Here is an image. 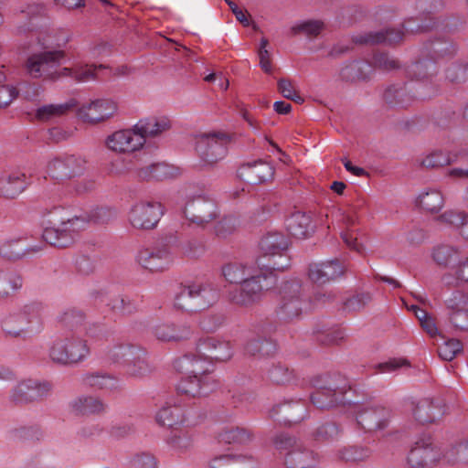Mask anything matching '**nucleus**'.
<instances>
[{"label": "nucleus", "instance_id": "1", "mask_svg": "<svg viewBox=\"0 0 468 468\" xmlns=\"http://www.w3.org/2000/svg\"><path fill=\"white\" fill-rule=\"evenodd\" d=\"M117 217V211L108 207L93 209L88 218L69 216L63 207H54L48 215V227H46L42 237L45 242L57 248H67L74 243L78 233L84 229L90 221L105 224Z\"/></svg>", "mask_w": 468, "mask_h": 468}, {"label": "nucleus", "instance_id": "2", "mask_svg": "<svg viewBox=\"0 0 468 468\" xmlns=\"http://www.w3.org/2000/svg\"><path fill=\"white\" fill-rule=\"evenodd\" d=\"M207 360L197 358V356L186 354L174 361V368L187 375L183 377L176 385L178 397L199 399L206 397L218 387V382L212 374V368L206 367Z\"/></svg>", "mask_w": 468, "mask_h": 468}, {"label": "nucleus", "instance_id": "3", "mask_svg": "<svg viewBox=\"0 0 468 468\" xmlns=\"http://www.w3.org/2000/svg\"><path fill=\"white\" fill-rule=\"evenodd\" d=\"M46 305L39 301L28 302L0 318V328L5 337L27 339L44 329Z\"/></svg>", "mask_w": 468, "mask_h": 468}, {"label": "nucleus", "instance_id": "4", "mask_svg": "<svg viewBox=\"0 0 468 468\" xmlns=\"http://www.w3.org/2000/svg\"><path fill=\"white\" fill-rule=\"evenodd\" d=\"M442 5L441 0H418L416 3L417 9L422 15H427L430 24L419 23L417 19H409L403 25V29H387L385 31L369 32L363 35L356 36L355 42L358 44H397L403 39L406 33H415L432 28L436 22L435 18L431 16Z\"/></svg>", "mask_w": 468, "mask_h": 468}, {"label": "nucleus", "instance_id": "5", "mask_svg": "<svg viewBox=\"0 0 468 468\" xmlns=\"http://www.w3.org/2000/svg\"><path fill=\"white\" fill-rule=\"evenodd\" d=\"M289 239L280 231H268L260 241L261 255L256 263L259 270L282 271L290 266Z\"/></svg>", "mask_w": 468, "mask_h": 468}, {"label": "nucleus", "instance_id": "6", "mask_svg": "<svg viewBox=\"0 0 468 468\" xmlns=\"http://www.w3.org/2000/svg\"><path fill=\"white\" fill-rule=\"evenodd\" d=\"M277 282L272 271L260 270L253 273L239 286L228 292L229 301L240 307H250L258 303L265 291L271 289Z\"/></svg>", "mask_w": 468, "mask_h": 468}, {"label": "nucleus", "instance_id": "7", "mask_svg": "<svg viewBox=\"0 0 468 468\" xmlns=\"http://www.w3.org/2000/svg\"><path fill=\"white\" fill-rule=\"evenodd\" d=\"M303 282L299 278L283 281L279 287V300L275 314L281 322L289 323L298 319L306 306Z\"/></svg>", "mask_w": 468, "mask_h": 468}, {"label": "nucleus", "instance_id": "8", "mask_svg": "<svg viewBox=\"0 0 468 468\" xmlns=\"http://www.w3.org/2000/svg\"><path fill=\"white\" fill-rule=\"evenodd\" d=\"M203 418L204 414L195 402L186 403L182 399H176L173 403L165 402L154 416L158 425L168 428L194 427Z\"/></svg>", "mask_w": 468, "mask_h": 468}, {"label": "nucleus", "instance_id": "9", "mask_svg": "<svg viewBox=\"0 0 468 468\" xmlns=\"http://www.w3.org/2000/svg\"><path fill=\"white\" fill-rule=\"evenodd\" d=\"M90 355L87 340L76 334L58 338L51 344L48 356L51 361L61 366L76 365L84 361Z\"/></svg>", "mask_w": 468, "mask_h": 468}, {"label": "nucleus", "instance_id": "10", "mask_svg": "<svg viewBox=\"0 0 468 468\" xmlns=\"http://www.w3.org/2000/svg\"><path fill=\"white\" fill-rule=\"evenodd\" d=\"M315 390L311 394L312 403L318 409H330L348 402L346 394L350 387L345 379L319 378L314 380Z\"/></svg>", "mask_w": 468, "mask_h": 468}, {"label": "nucleus", "instance_id": "11", "mask_svg": "<svg viewBox=\"0 0 468 468\" xmlns=\"http://www.w3.org/2000/svg\"><path fill=\"white\" fill-rule=\"evenodd\" d=\"M165 214L162 203L155 200H138L129 207L126 218L129 226L135 230L154 229Z\"/></svg>", "mask_w": 468, "mask_h": 468}, {"label": "nucleus", "instance_id": "12", "mask_svg": "<svg viewBox=\"0 0 468 468\" xmlns=\"http://www.w3.org/2000/svg\"><path fill=\"white\" fill-rule=\"evenodd\" d=\"M184 218L201 229L217 219L219 210L217 203L207 196L197 195L188 197L182 210Z\"/></svg>", "mask_w": 468, "mask_h": 468}, {"label": "nucleus", "instance_id": "13", "mask_svg": "<svg viewBox=\"0 0 468 468\" xmlns=\"http://www.w3.org/2000/svg\"><path fill=\"white\" fill-rule=\"evenodd\" d=\"M65 57L62 50H45L29 55L25 63L26 73L33 79L49 80L56 74V67Z\"/></svg>", "mask_w": 468, "mask_h": 468}, {"label": "nucleus", "instance_id": "14", "mask_svg": "<svg viewBox=\"0 0 468 468\" xmlns=\"http://www.w3.org/2000/svg\"><path fill=\"white\" fill-rule=\"evenodd\" d=\"M435 94L430 83L419 85L418 88L410 84H397L388 87L383 94L385 102L391 107L406 108L416 99L425 100Z\"/></svg>", "mask_w": 468, "mask_h": 468}, {"label": "nucleus", "instance_id": "15", "mask_svg": "<svg viewBox=\"0 0 468 468\" xmlns=\"http://www.w3.org/2000/svg\"><path fill=\"white\" fill-rule=\"evenodd\" d=\"M86 164V158L80 154H62L48 162L46 173L55 181L69 180L83 174Z\"/></svg>", "mask_w": 468, "mask_h": 468}, {"label": "nucleus", "instance_id": "16", "mask_svg": "<svg viewBox=\"0 0 468 468\" xmlns=\"http://www.w3.org/2000/svg\"><path fill=\"white\" fill-rule=\"evenodd\" d=\"M229 143V137L224 133H202L197 137L196 149L205 163L212 165L227 155Z\"/></svg>", "mask_w": 468, "mask_h": 468}, {"label": "nucleus", "instance_id": "17", "mask_svg": "<svg viewBox=\"0 0 468 468\" xmlns=\"http://www.w3.org/2000/svg\"><path fill=\"white\" fill-rule=\"evenodd\" d=\"M190 354L197 356V358L207 360L206 367L211 368L213 362L229 360L233 356V347L229 341L209 336L200 339L196 351Z\"/></svg>", "mask_w": 468, "mask_h": 468}, {"label": "nucleus", "instance_id": "18", "mask_svg": "<svg viewBox=\"0 0 468 468\" xmlns=\"http://www.w3.org/2000/svg\"><path fill=\"white\" fill-rule=\"evenodd\" d=\"M135 259L140 266L152 272L163 271L174 261L170 247L163 243L142 248Z\"/></svg>", "mask_w": 468, "mask_h": 468}, {"label": "nucleus", "instance_id": "19", "mask_svg": "<svg viewBox=\"0 0 468 468\" xmlns=\"http://www.w3.org/2000/svg\"><path fill=\"white\" fill-rule=\"evenodd\" d=\"M52 388L47 380L23 379L10 390L9 398L16 404H27L48 397Z\"/></svg>", "mask_w": 468, "mask_h": 468}, {"label": "nucleus", "instance_id": "20", "mask_svg": "<svg viewBox=\"0 0 468 468\" xmlns=\"http://www.w3.org/2000/svg\"><path fill=\"white\" fill-rule=\"evenodd\" d=\"M442 455L431 437L424 436L418 439L410 449L408 463L414 468L430 467L435 464Z\"/></svg>", "mask_w": 468, "mask_h": 468}, {"label": "nucleus", "instance_id": "21", "mask_svg": "<svg viewBox=\"0 0 468 468\" xmlns=\"http://www.w3.org/2000/svg\"><path fill=\"white\" fill-rule=\"evenodd\" d=\"M111 151L119 154H132L144 147V135L136 130V124L131 129L119 130L110 134L105 141Z\"/></svg>", "mask_w": 468, "mask_h": 468}, {"label": "nucleus", "instance_id": "22", "mask_svg": "<svg viewBox=\"0 0 468 468\" xmlns=\"http://www.w3.org/2000/svg\"><path fill=\"white\" fill-rule=\"evenodd\" d=\"M117 109V103L114 101L97 99L83 103L79 107L77 114L82 122L95 124L112 118Z\"/></svg>", "mask_w": 468, "mask_h": 468}, {"label": "nucleus", "instance_id": "23", "mask_svg": "<svg viewBox=\"0 0 468 468\" xmlns=\"http://www.w3.org/2000/svg\"><path fill=\"white\" fill-rule=\"evenodd\" d=\"M356 422L366 431L385 429L390 420L388 409L378 405H361L356 410Z\"/></svg>", "mask_w": 468, "mask_h": 468}, {"label": "nucleus", "instance_id": "24", "mask_svg": "<svg viewBox=\"0 0 468 468\" xmlns=\"http://www.w3.org/2000/svg\"><path fill=\"white\" fill-rule=\"evenodd\" d=\"M269 416L283 424L300 422L307 416L305 404L301 400H283L276 403L269 411Z\"/></svg>", "mask_w": 468, "mask_h": 468}, {"label": "nucleus", "instance_id": "25", "mask_svg": "<svg viewBox=\"0 0 468 468\" xmlns=\"http://www.w3.org/2000/svg\"><path fill=\"white\" fill-rule=\"evenodd\" d=\"M69 409L77 416H100L107 412L108 405L98 396L80 395L69 402Z\"/></svg>", "mask_w": 468, "mask_h": 468}, {"label": "nucleus", "instance_id": "26", "mask_svg": "<svg viewBox=\"0 0 468 468\" xmlns=\"http://www.w3.org/2000/svg\"><path fill=\"white\" fill-rule=\"evenodd\" d=\"M345 268L338 260L311 263L308 268L309 279L317 284H324L343 275Z\"/></svg>", "mask_w": 468, "mask_h": 468}, {"label": "nucleus", "instance_id": "27", "mask_svg": "<svg viewBox=\"0 0 468 468\" xmlns=\"http://www.w3.org/2000/svg\"><path fill=\"white\" fill-rule=\"evenodd\" d=\"M44 244L32 245L27 239L17 237L10 238L0 244V254L7 259H20L27 254L37 253L43 250Z\"/></svg>", "mask_w": 468, "mask_h": 468}, {"label": "nucleus", "instance_id": "28", "mask_svg": "<svg viewBox=\"0 0 468 468\" xmlns=\"http://www.w3.org/2000/svg\"><path fill=\"white\" fill-rule=\"evenodd\" d=\"M29 177L21 171L0 176V197L16 198L29 186Z\"/></svg>", "mask_w": 468, "mask_h": 468}, {"label": "nucleus", "instance_id": "29", "mask_svg": "<svg viewBox=\"0 0 468 468\" xmlns=\"http://www.w3.org/2000/svg\"><path fill=\"white\" fill-rule=\"evenodd\" d=\"M191 284L197 311L207 309L218 301L219 289L214 282L207 280Z\"/></svg>", "mask_w": 468, "mask_h": 468}, {"label": "nucleus", "instance_id": "30", "mask_svg": "<svg viewBox=\"0 0 468 468\" xmlns=\"http://www.w3.org/2000/svg\"><path fill=\"white\" fill-rule=\"evenodd\" d=\"M463 254L464 251L462 247L441 243L433 247L431 259L440 267H451L454 270Z\"/></svg>", "mask_w": 468, "mask_h": 468}, {"label": "nucleus", "instance_id": "31", "mask_svg": "<svg viewBox=\"0 0 468 468\" xmlns=\"http://www.w3.org/2000/svg\"><path fill=\"white\" fill-rule=\"evenodd\" d=\"M94 298L96 303H104L112 311L122 314H131L138 308L136 303L129 297L111 292H97L94 293Z\"/></svg>", "mask_w": 468, "mask_h": 468}, {"label": "nucleus", "instance_id": "32", "mask_svg": "<svg viewBox=\"0 0 468 468\" xmlns=\"http://www.w3.org/2000/svg\"><path fill=\"white\" fill-rule=\"evenodd\" d=\"M153 335L162 342H178L188 339L192 335L190 326L176 325L170 323H161L152 328Z\"/></svg>", "mask_w": 468, "mask_h": 468}, {"label": "nucleus", "instance_id": "33", "mask_svg": "<svg viewBox=\"0 0 468 468\" xmlns=\"http://www.w3.org/2000/svg\"><path fill=\"white\" fill-rule=\"evenodd\" d=\"M239 175L249 184L257 185L272 178L274 169L269 163L260 160L243 165Z\"/></svg>", "mask_w": 468, "mask_h": 468}, {"label": "nucleus", "instance_id": "34", "mask_svg": "<svg viewBox=\"0 0 468 468\" xmlns=\"http://www.w3.org/2000/svg\"><path fill=\"white\" fill-rule=\"evenodd\" d=\"M444 303L449 310V319L451 323L455 327L465 326L467 323L461 321L459 316H467L465 306L468 305V293H464L461 290H455L444 300Z\"/></svg>", "mask_w": 468, "mask_h": 468}, {"label": "nucleus", "instance_id": "35", "mask_svg": "<svg viewBox=\"0 0 468 468\" xmlns=\"http://www.w3.org/2000/svg\"><path fill=\"white\" fill-rule=\"evenodd\" d=\"M171 127V120L165 115L150 116L141 119L136 123V130L144 135L145 141L148 137L154 138L161 135L170 130Z\"/></svg>", "mask_w": 468, "mask_h": 468}, {"label": "nucleus", "instance_id": "36", "mask_svg": "<svg viewBox=\"0 0 468 468\" xmlns=\"http://www.w3.org/2000/svg\"><path fill=\"white\" fill-rule=\"evenodd\" d=\"M443 413L442 406L439 402H434L430 399L419 400L413 409L415 420L421 424L434 422L439 420Z\"/></svg>", "mask_w": 468, "mask_h": 468}, {"label": "nucleus", "instance_id": "37", "mask_svg": "<svg viewBox=\"0 0 468 468\" xmlns=\"http://www.w3.org/2000/svg\"><path fill=\"white\" fill-rule=\"evenodd\" d=\"M316 455L300 443L285 454L284 463L288 468H312L316 463Z\"/></svg>", "mask_w": 468, "mask_h": 468}, {"label": "nucleus", "instance_id": "38", "mask_svg": "<svg viewBox=\"0 0 468 468\" xmlns=\"http://www.w3.org/2000/svg\"><path fill=\"white\" fill-rule=\"evenodd\" d=\"M179 174L178 168L166 163L153 164L139 169L137 176L142 180H165Z\"/></svg>", "mask_w": 468, "mask_h": 468}, {"label": "nucleus", "instance_id": "39", "mask_svg": "<svg viewBox=\"0 0 468 468\" xmlns=\"http://www.w3.org/2000/svg\"><path fill=\"white\" fill-rule=\"evenodd\" d=\"M416 205L428 213L436 214L444 206V197L437 188H427L418 195Z\"/></svg>", "mask_w": 468, "mask_h": 468}, {"label": "nucleus", "instance_id": "40", "mask_svg": "<svg viewBox=\"0 0 468 468\" xmlns=\"http://www.w3.org/2000/svg\"><path fill=\"white\" fill-rule=\"evenodd\" d=\"M423 55L429 57L433 61L446 57H451L455 52L454 44L446 37H439L431 40L423 47Z\"/></svg>", "mask_w": 468, "mask_h": 468}, {"label": "nucleus", "instance_id": "41", "mask_svg": "<svg viewBox=\"0 0 468 468\" xmlns=\"http://www.w3.org/2000/svg\"><path fill=\"white\" fill-rule=\"evenodd\" d=\"M286 228L295 238H306L313 231L311 217L303 212H294L286 219Z\"/></svg>", "mask_w": 468, "mask_h": 468}, {"label": "nucleus", "instance_id": "42", "mask_svg": "<svg viewBox=\"0 0 468 468\" xmlns=\"http://www.w3.org/2000/svg\"><path fill=\"white\" fill-rule=\"evenodd\" d=\"M140 354L131 356L125 366L124 373L130 378H141L151 373L152 367L148 363L145 349L140 346Z\"/></svg>", "mask_w": 468, "mask_h": 468}, {"label": "nucleus", "instance_id": "43", "mask_svg": "<svg viewBox=\"0 0 468 468\" xmlns=\"http://www.w3.org/2000/svg\"><path fill=\"white\" fill-rule=\"evenodd\" d=\"M343 221L346 228L341 234L344 242L349 249L359 254L363 253L365 248L364 245L358 241V232L357 229H355V226L358 222L357 215L355 213H347L344 216Z\"/></svg>", "mask_w": 468, "mask_h": 468}, {"label": "nucleus", "instance_id": "44", "mask_svg": "<svg viewBox=\"0 0 468 468\" xmlns=\"http://www.w3.org/2000/svg\"><path fill=\"white\" fill-rule=\"evenodd\" d=\"M256 460L252 455H220L210 461L211 468H252Z\"/></svg>", "mask_w": 468, "mask_h": 468}, {"label": "nucleus", "instance_id": "45", "mask_svg": "<svg viewBox=\"0 0 468 468\" xmlns=\"http://www.w3.org/2000/svg\"><path fill=\"white\" fill-rule=\"evenodd\" d=\"M76 106L77 101L75 100H70L64 103L44 105L37 110L35 117L40 122H48L67 114Z\"/></svg>", "mask_w": 468, "mask_h": 468}, {"label": "nucleus", "instance_id": "46", "mask_svg": "<svg viewBox=\"0 0 468 468\" xmlns=\"http://www.w3.org/2000/svg\"><path fill=\"white\" fill-rule=\"evenodd\" d=\"M140 354V346L129 343H119L109 347L106 357L109 362L123 367L133 354Z\"/></svg>", "mask_w": 468, "mask_h": 468}, {"label": "nucleus", "instance_id": "47", "mask_svg": "<svg viewBox=\"0 0 468 468\" xmlns=\"http://www.w3.org/2000/svg\"><path fill=\"white\" fill-rule=\"evenodd\" d=\"M437 72V62L429 57L422 58L412 63L407 69V74L417 80H428Z\"/></svg>", "mask_w": 468, "mask_h": 468}, {"label": "nucleus", "instance_id": "48", "mask_svg": "<svg viewBox=\"0 0 468 468\" xmlns=\"http://www.w3.org/2000/svg\"><path fill=\"white\" fill-rule=\"evenodd\" d=\"M253 273L254 271L251 266L239 262H229L222 267V274L226 281L230 283L240 284Z\"/></svg>", "mask_w": 468, "mask_h": 468}, {"label": "nucleus", "instance_id": "49", "mask_svg": "<svg viewBox=\"0 0 468 468\" xmlns=\"http://www.w3.org/2000/svg\"><path fill=\"white\" fill-rule=\"evenodd\" d=\"M372 71L371 65L363 61H353L340 70V78L346 81L366 80Z\"/></svg>", "mask_w": 468, "mask_h": 468}, {"label": "nucleus", "instance_id": "50", "mask_svg": "<svg viewBox=\"0 0 468 468\" xmlns=\"http://www.w3.org/2000/svg\"><path fill=\"white\" fill-rule=\"evenodd\" d=\"M441 282L447 287H456L461 282L468 283V256L463 254L453 272L444 273Z\"/></svg>", "mask_w": 468, "mask_h": 468}, {"label": "nucleus", "instance_id": "51", "mask_svg": "<svg viewBox=\"0 0 468 468\" xmlns=\"http://www.w3.org/2000/svg\"><path fill=\"white\" fill-rule=\"evenodd\" d=\"M22 277L12 271L0 270V299H5L21 289Z\"/></svg>", "mask_w": 468, "mask_h": 468}, {"label": "nucleus", "instance_id": "52", "mask_svg": "<svg viewBox=\"0 0 468 468\" xmlns=\"http://www.w3.org/2000/svg\"><path fill=\"white\" fill-rule=\"evenodd\" d=\"M245 351L253 356H269L275 353L276 344L271 338L259 337L250 340L245 346Z\"/></svg>", "mask_w": 468, "mask_h": 468}, {"label": "nucleus", "instance_id": "53", "mask_svg": "<svg viewBox=\"0 0 468 468\" xmlns=\"http://www.w3.org/2000/svg\"><path fill=\"white\" fill-rule=\"evenodd\" d=\"M218 438L219 441L229 444H245L252 440V433L245 428L231 427L222 430Z\"/></svg>", "mask_w": 468, "mask_h": 468}, {"label": "nucleus", "instance_id": "54", "mask_svg": "<svg viewBox=\"0 0 468 468\" xmlns=\"http://www.w3.org/2000/svg\"><path fill=\"white\" fill-rule=\"evenodd\" d=\"M174 306L186 312H197L192 284L180 287L176 294Z\"/></svg>", "mask_w": 468, "mask_h": 468}, {"label": "nucleus", "instance_id": "55", "mask_svg": "<svg viewBox=\"0 0 468 468\" xmlns=\"http://www.w3.org/2000/svg\"><path fill=\"white\" fill-rule=\"evenodd\" d=\"M83 381L86 386L93 389H112L117 386V379L106 374H88L84 377Z\"/></svg>", "mask_w": 468, "mask_h": 468}, {"label": "nucleus", "instance_id": "56", "mask_svg": "<svg viewBox=\"0 0 468 468\" xmlns=\"http://www.w3.org/2000/svg\"><path fill=\"white\" fill-rule=\"evenodd\" d=\"M324 28V24L320 20H305L292 27V35L303 34L310 37L318 36Z\"/></svg>", "mask_w": 468, "mask_h": 468}, {"label": "nucleus", "instance_id": "57", "mask_svg": "<svg viewBox=\"0 0 468 468\" xmlns=\"http://www.w3.org/2000/svg\"><path fill=\"white\" fill-rule=\"evenodd\" d=\"M85 319L84 314L76 308H69L58 315V321L66 327L78 329L82 325Z\"/></svg>", "mask_w": 468, "mask_h": 468}, {"label": "nucleus", "instance_id": "58", "mask_svg": "<svg viewBox=\"0 0 468 468\" xmlns=\"http://www.w3.org/2000/svg\"><path fill=\"white\" fill-rule=\"evenodd\" d=\"M437 220L439 222L450 225L455 229H458L459 231H462L463 225L466 224L468 220V214L463 211L458 210H446L442 214H441Z\"/></svg>", "mask_w": 468, "mask_h": 468}, {"label": "nucleus", "instance_id": "59", "mask_svg": "<svg viewBox=\"0 0 468 468\" xmlns=\"http://www.w3.org/2000/svg\"><path fill=\"white\" fill-rule=\"evenodd\" d=\"M456 156H452L441 151H436L428 154L421 161V165L426 168H437L450 165L456 160Z\"/></svg>", "mask_w": 468, "mask_h": 468}, {"label": "nucleus", "instance_id": "60", "mask_svg": "<svg viewBox=\"0 0 468 468\" xmlns=\"http://www.w3.org/2000/svg\"><path fill=\"white\" fill-rule=\"evenodd\" d=\"M371 452L367 448L350 446L339 451V459L346 462H359L369 457Z\"/></svg>", "mask_w": 468, "mask_h": 468}, {"label": "nucleus", "instance_id": "61", "mask_svg": "<svg viewBox=\"0 0 468 468\" xmlns=\"http://www.w3.org/2000/svg\"><path fill=\"white\" fill-rule=\"evenodd\" d=\"M179 248L184 256L191 259L201 257L206 250V245L204 242L196 239L183 242Z\"/></svg>", "mask_w": 468, "mask_h": 468}, {"label": "nucleus", "instance_id": "62", "mask_svg": "<svg viewBox=\"0 0 468 468\" xmlns=\"http://www.w3.org/2000/svg\"><path fill=\"white\" fill-rule=\"evenodd\" d=\"M448 463L468 462V441L451 447L442 455Z\"/></svg>", "mask_w": 468, "mask_h": 468}, {"label": "nucleus", "instance_id": "63", "mask_svg": "<svg viewBox=\"0 0 468 468\" xmlns=\"http://www.w3.org/2000/svg\"><path fill=\"white\" fill-rule=\"evenodd\" d=\"M269 378L276 384L289 383L293 378V371L287 367L278 364L272 366L268 372Z\"/></svg>", "mask_w": 468, "mask_h": 468}, {"label": "nucleus", "instance_id": "64", "mask_svg": "<svg viewBox=\"0 0 468 468\" xmlns=\"http://www.w3.org/2000/svg\"><path fill=\"white\" fill-rule=\"evenodd\" d=\"M130 463L132 468H157L154 455L145 452L134 454Z\"/></svg>", "mask_w": 468, "mask_h": 468}]
</instances>
